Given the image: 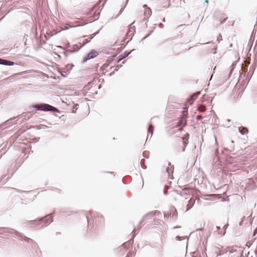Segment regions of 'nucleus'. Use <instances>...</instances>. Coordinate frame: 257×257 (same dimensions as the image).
<instances>
[{"instance_id":"obj_11","label":"nucleus","mask_w":257,"mask_h":257,"mask_svg":"<svg viewBox=\"0 0 257 257\" xmlns=\"http://www.w3.org/2000/svg\"><path fill=\"white\" fill-rule=\"evenodd\" d=\"M194 202H195V200L193 198H191L189 200V203H188V204L187 205L186 211L189 210L190 208H191L192 207V206L194 205Z\"/></svg>"},{"instance_id":"obj_3","label":"nucleus","mask_w":257,"mask_h":257,"mask_svg":"<svg viewBox=\"0 0 257 257\" xmlns=\"http://www.w3.org/2000/svg\"><path fill=\"white\" fill-rule=\"evenodd\" d=\"M96 82V80H93L91 82L88 83V84L85 86V90H91V89H92L90 92V93H93L94 91L96 92L97 87L96 85H94Z\"/></svg>"},{"instance_id":"obj_2","label":"nucleus","mask_w":257,"mask_h":257,"mask_svg":"<svg viewBox=\"0 0 257 257\" xmlns=\"http://www.w3.org/2000/svg\"><path fill=\"white\" fill-rule=\"evenodd\" d=\"M33 108H37L38 110L43 111H55L56 108L48 104H37L32 106Z\"/></svg>"},{"instance_id":"obj_8","label":"nucleus","mask_w":257,"mask_h":257,"mask_svg":"<svg viewBox=\"0 0 257 257\" xmlns=\"http://www.w3.org/2000/svg\"><path fill=\"white\" fill-rule=\"evenodd\" d=\"M159 5L162 8H168L170 5L169 0H160Z\"/></svg>"},{"instance_id":"obj_13","label":"nucleus","mask_w":257,"mask_h":257,"mask_svg":"<svg viewBox=\"0 0 257 257\" xmlns=\"http://www.w3.org/2000/svg\"><path fill=\"white\" fill-rule=\"evenodd\" d=\"M198 110L201 112H203L206 110V107L203 104L199 105L198 106Z\"/></svg>"},{"instance_id":"obj_24","label":"nucleus","mask_w":257,"mask_h":257,"mask_svg":"<svg viewBox=\"0 0 257 257\" xmlns=\"http://www.w3.org/2000/svg\"><path fill=\"white\" fill-rule=\"evenodd\" d=\"M246 245L248 246V247H249V245H250V243L249 242H247L246 243Z\"/></svg>"},{"instance_id":"obj_28","label":"nucleus","mask_w":257,"mask_h":257,"mask_svg":"<svg viewBox=\"0 0 257 257\" xmlns=\"http://www.w3.org/2000/svg\"><path fill=\"white\" fill-rule=\"evenodd\" d=\"M205 3H206L207 4H208V0H206V1H205Z\"/></svg>"},{"instance_id":"obj_10","label":"nucleus","mask_w":257,"mask_h":257,"mask_svg":"<svg viewBox=\"0 0 257 257\" xmlns=\"http://www.w3.org/2000/svg\"><path fill=\"white\" fill-rule=\"evenodd\" d=\"M170 215H172L173 217L177 218L178 213L176 209L174 207H171L170 208Z\"/></svg>"},{"instance_id":"obj_25","label":"nucleus","mask_w":257,"mask_h":257,"mask_svg":"<svg viewBox=\"0 0 257 257\" xmlns=\"http://www.w3.org/2000/svg\"><path fill=\"white\" fill-rule=\"evenodd\" d=\"M185 113H187V110H184V111H183L184 115H185Z\"/></svg>"},{"instance_id":"obj_5","label":"nucleus","mask_w":257,"mask_h":257,"mask_svg":"<svg viewBox=\"0 0 257 257\" xmlns=\"http://www.w3.org/2000/svg\"><path fill=\"white\" fill-rule=\"evenodd\" d=\"M200 94V92H197L195 93H194L191 96L190 98L188 99L187 103H188L190 105H191L193 103L194 101L196 99Z\"/></svg>"},{"instance_id":"obj_29","label":"nucleus","mask_w":257,"mask_h":257,"mask_svg":"<svg viewBox=\"0 0 257 257\" xmlns=\"http://www.w3.org/2000/svg\"><path fill=\"white\" fill-rule=\"evenodd\" d=\"M249 64V62H246V66H247V64Z\"/></svg>"},{"instance_id":"obj_30","label":"nucleus","mask_w":257,"mask_h":257,"mask_svg":"<svg viewBox=\"0 0 257 257\" xmlns=\"http://www.w3.org/2000/svg\"><path fill=\"white\" fill-rule=\"evenodd\" d=\"M126 257H131V255H127Z\"/></svg>"},{"instance_id":"obj_20","label":"nucleus","mask_w":257,"mask_h":257,"mask_svg":"<svg viewBox=\"0 0 257 257\" xmlns=\"http://www.w3.org/2000/svg\"><path fill=\"white\" fill-rule=\"evenodd\" d=\"M207 98H208V96L205 94L202 97V102H204V101H206L207 100Z\"/></svg>"},{"instance_id":"obj_12","label":"nucleus","mask_w":257,"mask_h":257,"mask_svg":"<svg viewBox=\"0 0 257 257\" xmlns=\"http://www.w3.org/2000/svg\"><path fill=\"white\" fill-rule=\"evenodd\" d=\"M92 38V37H91L90 38H86V39H84V38H83L82 39H80V43H82L83 45H84L86 43L90 42V41L91 40V39Z\"/></svg>"},{"instance_id":"obj_22","label":"nucleus","mask_w":257,"mask_h":257,"mask_svg":"<svg viewBox=\"0 0 257 257\" xmlns=\"http://www.w3.org/2000/svg\"><path fill=\"white\" fill-rule=\"evenodd\" d=\"M4 62V59H0V64H3Z\"/></svg>"},{"instance_id":"obj_6","label":"nucleus","mask_w":257,"mask_h":257,"mask_svg":"<svg viewBox=\"0 0 257 257\" xmlns=\"http://www.w3.org/2000/svg\"><path fill=\"white\" fill-rule=\"evenodd\" d=\"M168 166L167 167V168L166 169V171L168 173V176L169 177H171L173 175V172H174V166L172 165L170 162L168 163Z\"/></svg>"},{"instance_id":"obj_15","label":"nucleus","mask_w":257,"mask_h":257,"mask_svg":"<svg viewBox=\"0 0 257 257\" xmlns=\"http://www.w3.org/2000/svg\"><path fill=\"white\" fill-rule=\"evenodd\" d=\"M184 192L185 194H193L194 192L195 191V190H194L193 189H190V188H188V189H185L184 190Z\"/></svg>"},{"instance_id":"obj_16","label":"nucleus","mask_w":257,"mask_h":257,"mask_svg":"<svg viewBox=\"0 0 257 257\" xmlns=\"http://www.w3.org/2000/svg\"><path fill=\"white\" fill-rule=\"evenodd\" d=\"M130 54V52H125L123 55H120L118 56L119 59L118 61H120L121 60L123 59L124 58L127 57Z\"/></svg>"},{"instance_id":"obj_7","label":"nucleus","mask_w":257,"mask_h":257,"mask_svg":"<svg viewBox=\"0 0 257 257\" xmlns=\"http://www.w3.org/2000/svg\"><path fill=\"white\" fill-rule=\"evenodd\" d=\"M227 19V17L224 14H221L217 17V20L220 24H223Z\"/></svg>"},{"instance_id":"obj_4","label":"nucleus","mask_w":257,"mask_h":257,"mask_svg":"<svg viewBox=\"0 0 257 257\" xmlns=\"http://www.w3.org/2000/svg\"><path fill=\"white\" fill-rule=\"evenodd\" d=\"M98 53L97 51L92 50L85 57L84 60H87L96 57Z\"/></svg>"},{"instance_id":"obj_1","label":"nucleus","mask_w":257,"mask_h":257,"mask_svg":"<svg viewBox=\"0 0 257 257\" xmlns=\"http://www.w3.org/2000/svg\"><path fill=\"white\" fill-rule=\"evenodd\" d=\"M239 248L236 246L228 247L226 248L225 253L228 255V257H239L240 255Z\"/></svg>"},{"instance_id":"obj_19","label":"nucleus","mask_w":257,"mask_h":257,"mask_svg":"<svg viewBox=\"0 0 257 257\" xmlns=\"http://www.w3.org/2000/svg\"><path fill=\"white\" fill-rule=\"evenodd\" d=\"M148 132L150 133L151 135L153 134V125L152 123H150L149 125V127L148 128Z\"/></svg>"},{"instance_id":"obj_9","label":"nucleus","mask_w":257,"mask_h":257,"mask_svg":"<svg viewBox=\"0 0 257 257\" xmlns=\"http://www.w3.org/2000/svg\"><path fill=\"white\" fill-rule=\"evenodd\" d=\"M188 139H189V134H187L182 138L183 143V146H184L183 148V151H184L186 146L188 144Z\"/></svg>"},{"instance_id":"obj_18","label":"nucleus","mask_w":257,"mask_h":257,"mask_svg":"<svg viewBox=\"0 0 257 257\" xmlns=\"http://www.w3.org/2000/svg\"><path fill=\"white\" fill-rule=\"evenodd\" d=\"M3 65L12 66L14 65V62L4 60Z\"/></svg>"},{"instance_id":"obj_17","label":"nucleus","mask_w":257,"mask_h":257,"mask_svg":"<svg viewBox=\"0 0 257 257\" xmlns=\"http://www.w3.org/2000/svg\"><path fill=\"white\" fill-rule=\"evenodd\" d=\"M239 132L242 135H245L246 134L248 133V130L247 128L242 127V128H239Z\"/></svg>"},{"instance_id":"obj_27","label":"nucleus","mask_w":257,"mask_h":257,"mask_svg":"<svg viewBox=\"0 0 257 257\" xmlns=\"http://www.w3.org/2000/svg\"><path fill=\"white\" fill-rule=\"evenodd\" d=\"M197 117H198V119H199V118H201V116L198 115V116H197Z\"/></svg>"},{"instance_id":"obj_26","label":"nucleus","mask_w":257,"mask_h":257,"mask_svg":"<svg viewBox=\"0 0 257 257\" xmlns=\"http://www.w3.org/2000/svg\"><path fill=\"white\" fill-rule=\"evenodd\" d=\"M31 112L34 113H36V111H35L34 110H32V111H31Z\"/></svg>"},{"instance_id":"obj_14","label":"nucleus","mask_w":257,"mask_h":257,"mask_svg":"<svg viewBox=\"0 0 257 257\" xmlns=\"http://www.w3.org/2000/svg\"><path fill=\"white\" fill-rule=\"evenodd\" d=\"M152 11L151 10L150 8H145V12H144V15L146 17H149L151 15Z\"/></svg>"},{"instance_id":"obj_21","label":"nucleus","mask_w":257,"mask_h":257,"mask_svg":"<svg viewBox=\"0 0 257 257\" xmlns=\"http://www.w3.org/2000/svg\"><path fill=\"white\" fill-rule=\"evenodd\" d=\"M98 219H100V220H103V218H102V217H97L96 218H95V223L96 224L97 223V220Z\"/></svg>"},{"instance_id":"obj_23","label":"nucleus","mask_w":257,"mask_h":257,"mask_svg":"<svg viewBox=\"0 0 257 257\" xmlns=\"http://www.w3.org/2000/svg\"><path fill=\"white\" fill-rule=\"evenodd\" d=\"M246 245L248 246V247H249V245H250V243L249 242H247L246 243Z\"/></svg>"}]
</instances>
